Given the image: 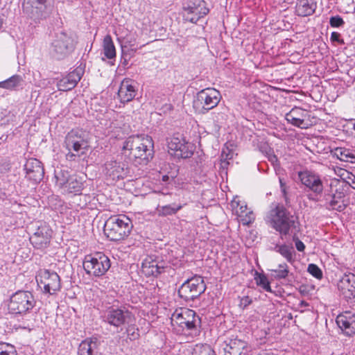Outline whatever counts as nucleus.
<instances>
[{"label":"nucleus","mask_w":355,"mask_h":355,"mask_svg":"<svg viewBox=\"0 0 355 355\" xmlns=\"http://www.w3.org/2000/svg\"><path fill=\"white\" fill-rule=\"evenodd\" d=\"M192 355H215L214 349L207 344L196 345Z\"/></svg>","instance_id":"nucleus-36"},{"label":"nucleus","mask_w":355,"mask_h":355,"mask_svg":"<svg viewBox=\"0 0 355 355\" xmlns=\"http://www.w3.org/2000/svg\"><path fill=\"white\" fill-rule=\"evenodd\" d=\"M1 24H0V28H1Z\"/></svg>","instance_id":"nucleus-60"},{"label":"nucleus","mask_w":355,"mask_h":355,"mask_svg":"<svg viewBox=\"0 0 355 355\" xmlns=\"http://www.w3.org/2000/svg\"><path fill=\"white\" fill-rule=\"evenodd\" d=\"M286 119L295 126L300 128H305L304 119L301 117H295V111H291L286 114Z\"/></svg>","instance_id":"nucleus-37"},{"label":"nucleus","mask_w":355,"mask_h":355,"mask_svg":"<svg viewBox=\"0 0 355 355\" xmlns=\"http://www.w3.org/2000/svg\"><path fill=\"white\" fill-rule=\"evenodd\" d=\"M76 155H78L77 153L74 154V153H71V151H69L67 154L66 157H67V159L69 160H74Z\"/></svg>","instance_id":"nucleus-55"},{"label":"nucleus","mask_w":355,"mask_h":355,"mask_svg":"<svg viewBox=\"0 0 355 355\" xmlns=\"http://www.w3.org/2000/svg\"><path fill=\"white\" fill-rule=\"evenodd\" d=\"M130 60V58H128L125 56H123V55L121 54V63L123 65V67H127L128 65Z\"/></svg>","instance_id":"nucleus-53"},{"label":"nucleus","mask_w":355,"mask_h":355,"mask_svg":"<svg viewBox=\"0 0 355 355\" xmlns=\"http://www.w3.org/2000/svg\"><path fill=\"white\" fill-rule=\"evenodd\" d=\"M154 260L155 261V263L157 266V269L158 268L159 273H162L164 272V270L169 267V261L168 260L167 254H153Z\"/></svg>","instance_id":"nucleus-35"},{"label":"nucleus","mask_w":355,"mask_h":355,"mask_svg":"<svg viewBox=\"0 0 355 355\" xmlns=\"http://www.w3.org/2000/svg\"><path fill=\"white\" fill-rule=\"evenodd\" d=\"M171 320L173 324H176L184 333L188 332L192 336H198L200 332L201 320L191 309H183L180 313H174Z\"/></svg>","instance_id":"nucleus-5"},{"label":"nucleus","mask_w":355,"mask_h":355,"mask_svg":"<svg viewBox=\"0 0 355 355\" xmlns=\"http://www.w3.org/2000/svg\"><path fill=\"white\" fill-rule=\"evenodd\" d=\"M214 130L219 131L222 124L225 121V114L220 112L215 114L213 117Z\"/></svg>","instance_id":"nucleus-45"},{"label":"nucleus","mask_w":355,"mask_h":355,"mask_svg":"<svg viewBox=\"0 0 355 355\" xmlns=\"http://www.w3.org/2000/svg\"><path fill=\"white\" fill-rule=\"evenodd\" d=\"M132 223L125 215L110 217L105 223L104 232L112 241H119L127 237L130 233Z\"/></svg>","instance_id":"nucleus-3"},{"label":"nucleus","mask_w":355,"mask_h":355,"mask_svg":"<svg viewBox=\"0 0 355 355\" xmlns=\"http://www.w3.org/2000/svg\"><path fill=\"white\" fill-rule=\"evenodd\" d=\"M137 90L133 81L130 79L125 78L121 83L118 91V96L120 101L125 103L131 101L136 96Z\"/></svg>","instance_id":"nucleus-26"},{"label":"nucleus","mask_w":355,"mask_h":355,"mask_svg":"<svg viewBox=\"0 0 355 355\" xmlns=\"http://www.w3.org/2000/svg\"><path fill=\"white\" fill-rule=\"evenodd\" d=\"M77 44L76 35L62 31L55 35L51 45V53L56 59H63L73 51Z\"/></svg>","instance_id":"nucleus-4"},{"label":"nucleus","mask_w":355,"mask_h":355,"mask_svg":"<svg viewBox=\"0 0 355 355\" xmlns=\"http://www.w3.org/2000/svg\"><path fill=\"white\" fill-rule=\"evenodd\" d=\"M65 146L69 151L73 150L80 156L85 153L88 150L89 141L87 135L82 130L76 129L71 130L67 135L64 140Z\"/></svg>","instance_id":"nucleus-13"},{"label":"nucleus","mask_w":355,"mask_h":355,"mask_svg":"<svg viewBox=\"0 0 355 355\" xmlns=\"http://www.w3.org/2000/svg\"><path fill=\"white\" fill-rule=\"evenodd\" d=\"M209 12L204 0H190L183 3L181 15L185 22H198L204 20Z\"/></svg>","instance_id":"nucleus-7"},{"label":"nucleus","mask_w":355,"mask_h":355,"mask_svg":"<svg viewBox=\"0 0 355 355\" xmlns=\"http://www.w3.org/2000/svg\"><path fill=\"white\" fill-rule=\"evenodd\" d=\"M83 73V69L81 67H77L73 71L58 81L57 87L58 90L63 92L71 90L80 80Z\"/></svg>","instance_id":"nucleus-24"},{"label":"nucleus","mask_w":355,"mask_h":355,"mask_svg":"<svg viewBox=\"0 0 355 355\" xmlns=\"http://www.w3.org/2000/svg\"><path fill=\"white\" fill-rule=\"evenodd\" d=\"M266 220L281 235L295 234L298 228L297 217L279 202H272L270 205Z\"/></svg>","instance_id":"nucleus-2"},{"label":"nucleus","mask_w":355,"mask_h":355,"mask_svg":"<svg viewBox=\"0 0 355 355\" xmlns=\"http://www.w3.org/2000/svg\"><path fill=\"white\" fill-rule=\"evenodd\" d=\"M169 180V177L166 175L162 176V181L167 182Z\"/></svg>","instance_id":"nucleus-56"},{"label":"nucleus","mask_w":355,"mask_h":355,"mask_svg":"<svg viewBox=\"0 0 355 355\" xmlns=\"http://www.w3.org/2000/svg\"><path fill=\"white\" fill-rule=\"evenodd\" d=\"M33 232L30 236V241L34 248L37 249L46 248L51 242L53 230L44 221H37L33 227Z\"/></svg>","instance_id":"nucleus-11"},{"label":"nucleus","mask_w":355,"mask_h":355,"mask_svg":"<svg viewBox=\"0 0 355 355\" xmlns=\"http://www.w3.org/2000/svg\"><path fill=\"white\" fill-rule=\"evenodd\" d=\"M329 22H344L339 15L331 16Z\"/></svg>","instance_id":"nucleus-52"},{"label":"nucleus","mask_w":355,"mask_h":355,"mask_svg":"<svg viewBox=\"0 0 355 355\" xmlns=\"http://www.w3.org/2000/svg\"><path fill=\"white\" fill-rule=\"evenodd\" d=\"M137 50V47H134V45L130 44L129 46L127 45L121 46V54L123 56H125L128 58H132L135 56V53Z\"/></svg>","instance_id":"nucleus-43"},{"label":"nucleus","mask_w":355,"mask_h":355,"mask_svg":"<svg viewBox=\"0 0 355 355\" xmlns=\"http://www.w3.org/2000/svg\"><path fill=\"white\" fill-rule=\"evenodd\" d=\"M24 80L19 75H14L6 80L0 82V88L8 90H17L22 87Z\"/></svg>","instance_id":"nucleus-29"},{"label":"nucleus","mask_w":355,"mask_h":355,"mask_svg":"<svg viewBox=\"0 0 355 355\" xmlns=\"http://www.w3.org/2000/svg\"><path fill=\"white\" fill-rule=\"evenodd\" d=\"M154 144L151 137L134 135L128 137L122 147V153L135 165L146 164L153 157Z\"/></svg>","instance_id":"nucleus-1"},{"label":"nucleus","mask_w":355,"mask_h":355,"mask_svg":"<svg viewBox=\"0 0 355 355\" xmlns=\"http://www.w3.org/2000/svg\"><path fill=\"white\" fill-rule=\"evenodd\" d=\"M275 250L279 252L288 262L291 263L294 261L293 253L295 252L292 246L287 245H276L275 247Z\"/></svg>","instance_id":"nucleus-34"},{"label":"nucleus","mask_w":355,"mask_h":355,"mask_svg":"<svg viewBox=\"0 0 355 355\" xmlns=\"http://www.w3.org/2000/svg\"><path fill=\"white\" fill-rule=\"evenodd\" d=\"M128 172V165L124 162L112 159L107 161L105 164V175L112 180L124 178Z\"/></svg>","instance_id":"nucleus-20"},{"label":"nucleus","mask_w":355,"mask_h":355,"mask_svg":"<svg viewBox=\"0 0 355 355\" xmlns=\"http://www.w3.org/2000/svg\"><path fill=\"white\" fill-rule=\"evenodd\" d=\"M182 205H168L164 206L158 205L156 208V213L159 216H167L175 214L182 209Z\"/></svg>","instance_id":"nucleus-33"},{"label":"nucleus","mask_w":355,"mask_h":355,"mask_svg":"<svg viewBox=\"0 0 355 355\" xmlns=\"http://www.w3.org/2000/svg\"><path fill=\"white\" fill-rule=\"evenodd\" d=\"M336 322L345 335L347 336L355 335V313L345 311L336 317Z\"/></svg>","instance_id":"nucleus-23"},{"label":"nucleus","mask_w":355,"mask_h":355,"mask_svg":"<svg viewBox=\"0 0 355 355\" xmlns=\"http://www.w3.org/2000/svg\"><path fill=\"white\" fill-rule=\"evenodd\" d=\"M11 164L9 159L7 158L2 159L0 161V172L6 173L10 170Z\"/></svg>","instance_id":"nucleus-47"},{"label":"nucleus","mask_w":355,"mask_h":355,"mask_svg":"<svg viewBox=\"0 0 355 355\" xmlns=\"http://www.w3.org/2000/svg\"><path fill=\"white\" fill-rule=\"evenodd\" d=\"M203 277L194 276L185 281L178 289L179 296L186 302L198 299L206 291Z\"/></svg>","instance_id":"nucleus-8"},{"label":"nucleus","mask_w":355,"mask_h":355,"mask_svg":"<svg viewBox=\"0 0 355 355\" xmlns=\"http://www.w3.org/2000/svg\"><path fill=\"white\" fill-rule=\"evenodd\" d=\"M125 331L131 340H135L139 338V329L135 324H128Z\"/></svg>","instance_id":"nucleus-42"},{"label":"nucleus","mask_w":355,"mask_h":355,"mask_svg":"<svg viewBox=\"0 0 355 355\" xmlns=\"http://www.w3.org/2000/svg\"><path fill=\"white\" fill-rule=\"evenodd\" d=\"M345 195L343 192L336 189L334 191L332 189L330 191L324 190L323 200L324 201V206L329 210H335L339 212L344 211L347 205L344 202Z\"/></svg>","instance_id":"nucleus-18"},{"label":"nucleus","mask_w":355,"mask_h":355,"mask_svg":"<svg viewBox=\"0 0 355 355\" xmlns=\"http://www.w3.org/2000/svg\"><path fill=\"white\" fill-rule=\"evenodd\" d=\"M100 345L101 340L98 338H87L80 343L78 354V355H101Z\"/></svg>","instance_id":"nucleus-25"},{"label":"nucleus","mask_w":355,"mask_h":355,"mask_svg":"<svg viewBox=\"0 0 355 355\" xmlns=\"http://www.w3.org/2000/svg\"><path fill=\"white\" fill-rule=\"evenodd\" d=\"M0 355H17V351L12 345L0 343Z\"/></svg>","instance_id":"nucleus-41"},{"label":"nucleus","mask_w":355,"mask_h":355,"mask_svg":"<svg viewBox=\"0 0 355 355\" xmlns=\"http://www.w3.org/2000/svg\"><path fill=\"white\" fill-rule=\"evenodd\" d=\"M220 99L221 94L218 90L208 87L197 93L195 106L200 107V113L205 114L216 107Z\"/></svg>","instance_id":"nucleus-12"},{"label":"nucleus","mask_w":355,"mask_h":355,"mask_svg":"<svg viewBox=\"0 0 355 355\" xmlns=\"http://www.w3.org/2000/svg\"><path fill=\"white\" fill-rule=\"evenodd\" d=\"M291 111H295V117H300L303 111L299 108H294Z\"/></svg>","instance_id":"nucleus-54"},{"label":"nucleus","mask_w":355,"mask_h":355,"mask_svg":"<svg viewBox=\"0 0 355 355\" xmlns=\"http://www.w3.org/2000/svg\"><path fill=\"white\" fill-rule=\"evenodd\" d=\"M295 247L297 248V250L300 252H302L304 251V248H305V245L303 243V242H302L300 240H297L296 242H295Z\"/></svg>","instance_id":"nucleus-51"},{"label":"nucleus","mask_w":355,"mask_h":355,"mask_svg":"<svg viewBox=\"0 0 355 355\" xmlns=\"http://www.w3.org/2000/svg\"><path fill=\"white\" fill-rule=\"evenodd\" d=\"M237 214L241 216L243 214L248 216V214H252L250 211L247 212V206L246 205H241L239 210H236Z\"/></svg>","instance_id":"nucleus-50"},{"label":"nucleus","mask_w":355,"mask_h":355,"mask_svg":"<svg viewBox=\"0 0 355 355\" xmlns=\"http://www.w3.org/2000/svg\"><path fill=\"white\" fill-rule=\"evenodd\" d=\"M252 303V300L248 296L242 297L240 300L239 306L243 309H245Z\"/></svg>","instance_id":"nucleus-48"},{"label":"nucleus","mask_w":355,"mask_h":355,"mask_svg":"<svg viewBox=\"0 0 355 355\" xmlns=\"http://www.w3.org/2000/svg\"><path fill=\"white\" fill-rule=\"evenodd\" d=\"M279 180L281 192H282V196L285 200L286 205H287L290 203V200L288 197L287 187L282 178H279Z\"/></svg>","instance_id":"nucleus-46"},{"label":"nucleus","mask_w":355,"mask_h":355,"mask_svg":"<svg viewBox=\"0 0 355 355\" xmlns=\"http://www.w3.org/2000/svg\"><path fill=\"white\" fill-rule=\"evenodd\" d=\"M301 304L303 306H307V303L304 301H302Z\"/></svg>","instance_id":"nucleus-58"},{"label":"nucleus","mask_w":355,"mask_h":355,"mask_svg":"<svg viewBox=\"0 0 355 355\" xmlns=\"http://www.w3.org/2000/svg\"><path fill=\"white\" fill-rule=\"evenodd\" d=\"M153 254L148 255L142 262L141 269L146 276L157 277L160 275L158 268L157 269L156 262Z\"/></svg>","instance_id":"nucleus-28"},{"label":"nucleus","mask_w":355,"mask_h":355,"mask_svg":"<svg viewBox=\"0 0 355 355\" xmlns=\"http://www.w3.org/2000/svg\"><path fill=\"white\" fill-rule=\"evenodd\" d=\"M24 10L34 19L42 20L50 12L46 0H24Z\"/></svg>","instance_id":"nucleus-16"},{"label":"nucleus","mask_w":355,"mask_h":355,"mask_svg":"<svg viewBox=\"0 0 355 355\" xmlns=\"http://www.w3.org/2000/svg\"><path fill=\"white\" fill-rule=\"evenodd\" d=\"M307 271L314 277L321 279L322 278V272L321 269L314 263H310L308 266Z\"/></svg>","instance_id":"nucleus-44"},{"label":"nucleus","mask_w":355,"mask_h":355,"mask_svg":"<svg viewBox=\"0 0 355 355\" xmlns=\"http://www.w3.org/2000/svg\"><path fill=\"white\" fill-rule=\"evenodd\" d=\"M103 320L108 324L119 328L129 324L132 315L125 306L108 307L102 315Z\"/></svg>","instance_id":"nucleus-10"},{"label":"nucleus","mask_w":355,"mask_h":355,"mask_svg":"<svg viewBox=\"0 0 355 355\" xmlns=\"http://www.w3.org/2000/svg\"><path fill=\"white\" fill-rule=\"evenodd\" d=\"M338 288L345 299L355 302V275L345 273L338 283Z\"/></svg>","instance_id":"nucleus-21"},{"label":"nucleus","mask_w":355,"mask_h":355,"mask_svg":"<svg viewBox=\"0 0 355 355\" xmlns=\"http://www.w3.org/2000/svg\"><path fill=\"white\" fill-rule=\"evenodd\" d=\"M39 286L43 287V292L54 295L61 289V280L57 272L49 270H40L36 276Z\"/></svg>","instance_id":"nucleus-14"},{"label":"nucleus","mask_w":355,"mask_h":355,"mask_svg":"<svg viewBox=\"0 0 355 355\" xmlns=\"http://www.w3.org/2000/svg\"><path fill=\"white\" fill-rule=\"evenodd\" d=\"M317 8V0H298L295 12L297 15L306 17L313 15Z\"/></svg>","instance_id":"nucleus-27"},{"label":"nucleus","mask_w":355,"mask_h":355,"mask_svg":"<svg viewBox=\"0 0 355 355\" xmlns=\"http://www.w3.org/2000/svg\"><path fill=\"white\" fill-rule=\"evenodd\" d=\"M110 266V259L102 252L86 255L83 261V268L86 273L96 277L103 276Z\"/></svg>","instance_id":"nucleus-6"},{"label":"nucleus","mask_w":355,"mask_h":355,"mask_svg":"<svg viewBox=\"0 0 355 355\" xmlns=\"http://www.w3.org/2000/svg\"><path fill=\"white\" fill-rule=\"evenodd\" d=\"M340 35L339 33L332 32L331 35V40L333 42H337L338 43H339L340 44H343L345 43L344 40L343 39H340Z\"/></svg>","instance_id":"nucleus-49"},{"label":"nucleus","mask_w":355,"mask_h":355,"mask_svg":"<svg viewBox=\"0 0 355 355\" xmlns=\"http://www.w3.org/2000/svg\"><path fill=\"white\" fill-rule=\"evenodd\" d=\"M71 176L69 175L67 171L59 170L55 171V178L56 179V184L60 188H64Z\"/></svg>","instance_id":"nucleus-38"},{"label":"nucleus","mask_w":355,"mask_h":355,"mask_svg":"<svg viewBox=\"0 0 355 355\" xmlns=\"http://www.w3.org/2000/svg\"><path fill=\"white\" fill-rule=\"evenodd\" d=\"M64 188L68 193L78 194L83 190V184L76 177L71 176Z\"/></svg>","instance_id":"nucleus-31"},{"label":"nucleus","mask_w":355,"mask_h":355,"mask_svg":"<svg viewBox=\"0 0 355 355\" xmlns=\"http://www.w3.org/2000/svg\"><path fill=\"white\" fill-rule=\"evenodd\" d=\"M35 303L31 292L19 291L10 297L8 309L13 314H25L35 306Z\"/></svg>","instance_id":"nucleus-9"},{"label":"nucleus","mask_w":355,"mask_h":355,"mask_svg":"<svg viewBox=\"0 0 355 355\" xmlns=\"http://www.w3.org/2000/svg\"><path fill=\"white\" fill-rule=\"evenodd\" d=\"M332 27H338L342 24H330Z\"/></svg>","instance_id":"nucleus-57"},{"label":"nucleus","mask_w":355,"mask_h":355,"mask_svg":"<svg viewBox=\"0 0 355 355\" xmlns=\"http://www.w3.org/2000/svg\"><path fill=\"white\" fill-rule=\"evenodd\" d=\"M353 129L355 130V123L354 124Z\"/></svg>","instance_id":"nucleus-59"},{"label":"nucleus","mask_w":355,"mask_h":355,"mask_svg":"<svg viewBox=\"0 0 355 355\" xmlns=\"http://www.w3.org/2000/svg\"><path fill=\"white\" fill-rule=\"evenodd\" d=\"M26 177L35 182H40L44 178V170L42 162L35 158L28 159L24 164Z\"/></svg>","instance_id":"nucleus-22"},{"label":"nucleus","mask_w":355,"mask_h":355,"mask_svg":"<svg viewBox=\"0 0 355 355\" xmlns=\"http://www.w3.org/2000/svg\"><path fill=\"white\" fill-rule=\"evenodd\" d=\"M255 280L257 286L261 287L266 291L272 292L270 282L266 275L257 274V277H255Z\"/></svg>","instance_id":"nucleus-40"},{"label":"nucleus","mask_w":355,"mask_h":355,"mask_svg":"<svg viewBox=\"0 0 355 355\" xmlns=\"http://www.w3.org/2000/svg\"><path fill=\"white\" fill-rule=\"evenodd\" d=\"M168 153L177 158H189L193 155V146L179 134L174 135L168 141Z\"/></svg>","instance_id":"nucleus-15"},{"label":"nucleus","mask_w":355,"mask_h":355,"mask_svg":"<svg viewBox=\"0 0 355 355\" xmlns=\"http://www.w3.org/2000/svg\"><path fill=\"white\" fill-rule=\"evenodd\" d=\"M354 188H355V187H354Z\"/></svg>","instance_id":"nucleus-61"},{"label":"nucleus","mask_w":355,"mask_h":355,"mask_svg":"<svg viewBox=\"0 0 355 355\" xmlns=\"http://www.w3.org/2000/svg\"><path fill=\"white\" fill-rule=\"evenodd\" d=\"M334 155L340 161L355 163V153L349 149L336 148L334 151Z\"/></svg>","instance_id":"nucleus-30"},{"label":"nucleus","mask_w":355,"mask_h":355,"mask_svg":"<svg viewBox=\"0 0 355 355\" xmlns=\"http://www.w3.org/2000/svg\"><path fill=\"white\" fill-rule=\"evenodd\" d=\"M274 272V277L276 279H286L289 274L288 266L286 263H281L277 269L271 270Z\"/></svg>","instance_id":"nucleus-39"},{"label":"nucleus","mask_w":355,"mask_h":355,"mask_svg":"<svg viewBox=\"0 0 355 355\" xmlns=\"http://www.w3.org/2000/svg\"><path fill=\"white\" fill-rule=\"evenodd\" d=\"M224 348L225 355H252V347L246 341L235 338H230L225 341Z\"/></svg>","instance_id":"nucleus-19"},{"label":"nucleus","mask_w":355,"mask_h":355,"mask_svg":"<svg viewBox=\"0 0 355 355\" xmlns=\"http://www.w3.org/2000/svg\"><path fill=\"white\" fill-rule=\"evenodd\" d=\"M103 46L104 55L107 58L112 59L116 57V49L110 35L104 37Z\"/></svg>","instance_id":"nucleus-32"},{"label":"nucleus","mask_w":355,"mask_h":355,"mask_svg":"<svg viewBox=\"0 0 355 355\" xmlns=\"http://www.w3.org/2000/svg\"><path fill=\"white\" fill-rule=\"evenodd\" d=\"M298 177L302 184L309 190L312 191L315 196H321L323 192V182L320 176L310 171H300Z\"/></svg>","instance_id":"nucleus-17"}]
</instances>
